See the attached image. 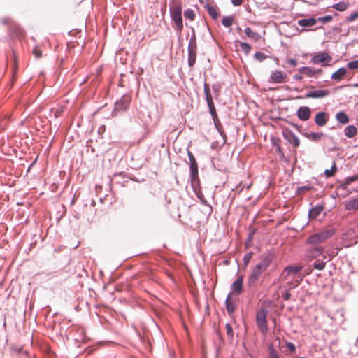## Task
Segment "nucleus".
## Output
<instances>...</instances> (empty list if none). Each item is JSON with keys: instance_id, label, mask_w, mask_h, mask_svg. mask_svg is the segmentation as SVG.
Returning <instances> with one entry per match:
<instances>
[{"instance_id": "1", "label": "nucleus", "mask_w": 358, "mask_h": 358, "mask_svg": "<svg viewBox=\"0 0 358 358\" xmlns=\"http://www.w3.org/2000/svg\"><path fill=\"white\" fill-rule=\"evenodd\" d=\"M274 258V253L271 250H267L260 255L259 262L252 268L251 273L248 276V287H252L255 286L257 280L259 278L262 274L271 266Z\"/></svg>"}, {"instance_id": "2", "label": "nucleus", "mask_w": 358, "mask_h": 358, "mask_svg": "<svg viewBox=\"0 0 358 358\" xmlns=\"http://www.w3.org/2000/svg\"><path fill=\"white\" fill-rule=\"evenodd\" d=\"M170 17L174 23V29L181 33L183 29V21L182 17V7L180 3H174L169 6Z\"/></svg>"}, {"instance_id": "3", "label": "nucleus", "mask_w": 358, "mask_h": 358, "mask_svg": "<svg viewBox=\"0 0 358 358\" xmlns=\"http://www.w3.org/2000/svg\"><path fill=\"white\" fill-rule=\"evenodd\" d=\"M187 52H188V59H187V63L188 66L190 68H192L194 65L196 63V52H197V43L196 40V35L194 29H192V34L191 35L188 48H187Z\"/></svg>"}, {"instance_id": "4", "label": "nucleus", "mask_w": 358, "mask_h": 358, "mask_svg": "<svg viewBox=\"0 0 358 358\" xmlns=\"http://www.w3.org/2000/svg\"><path fill=\"white\" fill-rule=\"evenodd\" d=\"M268 313V310L264 307H261L259 310L257 311L255 322L256 324L259 329L260 331L262 334H266L268 330V324H267V315Z\"/></svg>"}, {"instance_id": "5", "label": "nucleus", "mask_w": 358, "mask_h": 358, "mask_svg": "<svg viewBox=\"0 0 358 358\" xmlns=\"http://www.w3.org/2000/svg\"><path fill=\"white\" fill-rule=\"evenodd\" d=\"M187 155L189 160V178L191 186L198 184L199 182V169L197 162L194 155L187 150Z\"/></svg>"}, {"instance_id": "6", "label": "nucleus", "mask_w": 358, "mask_h": 358, "mask_svg": "<svg viewBox=\"0 0 358 358\" xmlns=\"http://www.w3.org/2000/svg\"><path fill=\"white\" fill-rule=\"evenodd\" d=\"M334 234V230L328 229L324 231L316 233L309 236L306 241V243L310 245H317L320 243L324 241L329 238Z\"/></svg>"}, {"instance_id": "7", "label": "nucleus", "mask_w": 358, "mask_h": 358, "mask_svg": "<svg viewBox=\"0 0 358 358\" xmlns=\"http://www.w3.org/2000/svg\"><path fill=\"white\" fill-rule=\"evenodd\" d=\"M131 97L129 94H124L115 103L114 109L112 112L113 116H116L118 113L127 111L130 106Z\"/></svg>"}, {"instance_id": "8", "label": "nucleus", "mask_w": 358, "mask_h": 358, "mask_svg": "<svg viewBox=\"0 0 358 358\" xmlns=\"http://www.w3.org/2000/svg\"><path fill=\"white\" fill-rule=\"evenodd\" d=\"M331 62V56L324 51L315 53L310 59L311 63L313 64H320L322 66H330Z\"/></svg>"}, {"instance_id": "9", "label": "nucleus", "mask_w": 358, "mask_h": 358, "mask_svg": "<svg viewBox=\"0 0 358 358\" xmlns=\"http://www.w3.org/2000/svg\"><path fill=\"white\" fill-rule=\"evenodd\" d=\"M310 90L308 91L305 95L306 99H323L330 94V91L327 89L315 90L314 85L308 87Z\"/></svg>"}, {"instance_id": "10", "label": "nucleus", "mask_w": 358, "mask_h": 358, "mask_svg": "<svg viewBox=\"0 0 358 358\" xmlns=\"http://www.w3.org/2000/svg\"><path fill=\"white\" fill-rule=\"evenodd\" d=\"M283 137L288 143L292 144L294 148H297L300 145L299 138L290 130L283 132Z\"/></svg>"}, {"instance_id": "11", "label": "nucleus", "mask_w": 358, "mask_h": 358, "mask_svg": "<svg viewBox=\"0 0 358 358\" xmlns=\"http://www.w3.org/2000/svg\"><path fill=\"white\" fill-rule=\"evenodd\" d=\"M287 78V75L282 73L281 71L278 70H274L271 71L270 75L269 82L275 83H285V80Z\"/></svg>"}, {"instance_id": "12", "label": "nucleus", "mask_w": 358, "mask_h": 358, "mask_svg": "<svg viewBox=\"0 0 358 358\" xmlns=\"http://www.w3.org/2000/svg\"><path fill=\"white\" fill-rule=\"evenodd\" d=\"M311 110L308 106H301L296 111L298 118L302 121H307L310 117Z\"/></svg>"}, {"instance_id": "13", "label": "nucleus", "mask_w": 358, "mask_h": 358, "mask_svg": "<svg viewBox=\"0 0 358 358\" xmlns=\"http://www.w3.org/2000/svg\"><path fill=\"white\" fill-rule=\"evenodd\" d=\"M324 248L317 245H312V246L307 251V257L315 259L322 254Z\"/></svg>"}, {"instance_id": "14", "label": "nucleus", "mask_w": 358, "mask_h": 358, "mask_svg": "<svg viewBox=\"0 0 358 358\" xmlns=\"http://www.w3.org/2000/svg\"><path fill=\"white\" fill-rule=\"evenodd\" d=\"M243 279L242 276H239L237 279L232 283L231 286V293L235 294L236 295H239L243 289Z\"/></svg>"}, {"instance_id": "15", "label": "nucleus", "mask_w": 358, "mask_h": 358, "mask_svg": "<svg viewBox=\"0 0 358 358\" xmlns=\"http://www.w3.org/2000/svg\"><path fill=\"white\" fill-rule=\"evenodd\" d=\"M329 115L327 113L321 111L317 113L315 117V122L319 127L324 126L328 121Z\"/></svg>"}, {"instance_id": "16", "label": "nucleus", "mask_w": 358, "mask_h": 358, "mask_svg": "<svg viewBox=\"0 0 358 358\" xmlns=\"http://www.w3.org/2000/svg\"><path fill=\"white\" fill-rule=\"evenodd\" d=\"M231 296L232 293L229 292L225 300L226 309L229 315L234 313L236 308V304L231 300Z\"/></svg>"}, {"instance_id": "17", "label": "nucleus", "mask_w": 358, "mask_h": 358, "mask_svg": "<svg viewBox=\"0 0 358 358\" xmlns=\"http://www.w3.org/2000/svg\"><path fill=\"white\" fill-rule=\"evenodd\" d=\"M348 71L345 67H341L331 74V78L335 81H341L347 75Z\"/></svg>"}, {"instance_id": "18", "label": "nucleus", "mask_w": 358, "mask_h": 358, "mask_svg": "<svg viewBox=\"0 0 358 358\" xmlns=\"http://www.w3.org/2000/svg\"><path fill=\"white\" fill-rule=\"evenodd\" d=\"M317 22V20L315 17L303 18L298 20L297 24L301 27H313Z\"/></svg>"}, {"instance_id": "19", "label": "nucleus", "mask_w": 358, "mask_h": 358, "mask_svg": "<svg viewBox=\"0 0 358 358\" xmlns=\"http://www.w3.org/2000/svg\"><path fill=\"white\" fill-rule=\"evenodd\" d=\"M324 208L321 205H317L316 206L312 208L309 212H308V216L310 219H315L317 216L320 215V214L323 210Z\"/></svg>"}, {"instance_id": "20", "label": "nucleus", "mask_w": 358, "mask_h": 358, "mask_svg": "<svg viewBox=\"0 0 358 358\" xmlns=\"http://www.w3.org/2000/svg\"><path fill=\"white\" fill-rule=\"evenodd\" d=\"M344 134L348 138H353L357 134V129L354 125H348L344 129Z\"/></svg>"}, {"instance_id": "21", "label": "nucleus", "mask_w": 358, "mask_h": 358, "mask_svg": "<svg viewBox=\"0 0 358 358\" xmlns=\"http://www.w3.org/2000/svg\"><path fill=\"white\" fill-rule=\"evenodd\" d=\"M300 73L307 76L308 77H315V68L310 66H302L299 69Z\"/></svg>"}, {"instance_id": "22", "label": "nucleus", "mask_w": 358, "mask_h": 358, "mask_svg": "<svg viewBox=\"0 0 358 358\" xmlns=\"http://www.w3.org/2000/svg\"><path fill=\"white\" fill-rule=\"evenodd\" d=\"M336 120L342 124L348 123L350 119L348 115L343 111H339L336 114Z\"/></svg>"}, {"instance_id": "23", "label": "nucleus", "mask_w": 358, "mask_h": 358, "mask_svg": "<svg viewBox=\"0 0 358 358\" xmlns=\"http://www.w3.org/2000/svg\"><path fill=\"white\" fill-rule=\"evenodd\" d=\"M192 187L195 194L198 197V199H199L203 204H206V201L203 194H202L201 190L200 180L199 179L198 184L194 185V186H192Z\"/></svg>"}, {"instance_id": "24", "label": "nucleus", "mask_w": 358, "mask_h": 358, "mask_svg": "<svg viewBox=\"0 0 358 358\" xmlns=\"http://www.w3.org/2000/svg\"><path fill=\"white\" fill-rule=\"evenodd\" d=\"M345 208L348 210H355L358 209V197L350 200L345 204Z\"/></svg>"}, {"instance_id": "25", "label": "nucleus", "mask_w": 358, "mask_h": 358, "mask_svg": "<svg viewBox=\"0 0 358 358\" xmlns=\"http://www.w3.org/2000/svg\"><path fill=\"white\" fill-rule=\"evenodd\" d=\"M304 136L313 141H319L323 136L324 134L322 132H310V133H305Z\"/></svg>"}, {"instance_id": "26", "label": "nucleus", "mask_w": 358, "mask_h": 358, "mask_svg": "<svg viewBox=\"0 0 358 358\" xmlns=\"http://www.w3.org/2000/svg\"><path fill=\"white\" fill-rule=\"evenodd\" d=\"M205 8L207 10L208 13L210 15V17L213 20H216L218 17L217 8L210 6L209 4H206L205 6Z\"/></svg>"}, {"instance_id": "27", "label": "nucleus", "mask_w": 358, "mask_h": 358, "mask_svg": "<svg viewBox=\"0 0 358 358\" xmlns=\"http://www.w3.org/2000/svg\"><path fill=\"white\" fill-rule=\"evenodd\" d=\"M244 32L248 37L253 39L254 41H258L261 37L258 33L253 31L252 29L248 27L245 28Z\"/></svg>"}, {"instance_id": "28", "label": "nucleus", "mask_w": 358, "mask_h": 358, "mask_svg": "<svg viewBox=\"0 0 358 358\" xmlns=\"http://www.w3.org/2000/svg\"><path fill=\"white\" fill-rule=\"evenodd\" d=\"M301 267L300 266H287L284 271H283V273L285 275H286L287 276H289V275H294V274H296L298 273L300 271H301Z\"/></svg>"}, {"instance_id": "29", "label": "nucleus", "mask_w": 358, "mask_h": 358, "mask_svg": "<svg viewBox=\"0 0 358 358\" xmlns=\"http://www.w3.org/2000/svg\"><path fill=\"white\" fill-rule=\"evenodd\" d=\"M204 94H205V99H206L207 104L213 103V97H212V95L210 93L209 85L207 84L206 83H204Z\"/></svg>"}, {"instance_id": "30", "label": "nucleus", "mask_w": 358, "mask_h": 358, "mask_svg": "<svg viewBox=\"0 0 358 358\" xmlns=\"http://www.w3.org/2000/svg\"><path fill=\"white\" fill-rule=\"evenodd\" d=\"M184 17L186 20L194 21L196 15L194 11L192 9L187 8L184 11Z\"/></svg>"}, {"instance_id": "31", "label": "nucleus", "mask_w": 358, "mask_h": 358, "mask_svg": "<svg viewBox=\"0 0 358 358\" xmlns=\"http://www.w3.org/2000/svg\"><path fill=\"white\" fill-rule=\"evenodd\" d=\"M348 3L344 1H340L338 3H335L332 6V8L338 11H344L348 8Z\"/></svg>"}, {"instance_id": "32", "label": "nucleus", "mask_w": 358, "mask_h": 358, "mask_svg": "<svg viewBox=\"0 0 358 358\" xmlns=\"http://www.w3.org/2000/svg\"><path fill=\"white\" fill-rule=\"evenodd\" d=\"M234 22L233 16H225L222 20V24L225 27H229L232 25Z\"/></svg>"}, {"instance_id": "33", "label": "nucleus", "mask_w": 358, "mask_h": 358, "mask_svg": "<svg viewBox=\"0 0 358 358\" xmlns=\"http://www.w3.org/2000/svg\"><path fill=\"white\" fill-rule=\"evenodd\" d=\"M227 335L229 341L231 342L234 339V331L231 325L229 323H227L225 325Z\"/></svg>"}, {"instance_id": "34", "label": "nucleus", "mask_w": 358, "mask_h": 358, "mask_svg": "<svg viewBox=\"0 0 358 358\" xmlns=\"http://www.w3.org/2000/svg\"><path fill=\"white\" fill-rule=\"evenodd\" d=\"M326 262L323 261L316 260L313 263L312 266L316 270L322 271L324 268Z\"/></svg>"}, {"instance_id": "35", "label": "nucleus", "mask_w": 358, "mask_h": 358, "mask_svg": "<svg viewBox=\"0 0 358 358\" xmlns=\"http://www.w3.org/2000/svg\"><path fill=\"white\" fill-rule=\"evenodd\" d=\"M336 170H337V167H336V163L334 162V164L331 166L330 169H326L324 171V174H325L327 178H330V177H331V176H333L334 175V173H336Z\"/></svg>"}, {"instance_id": "36", "label": "nucleus", "mask_w": 358, "mask_h": 358, "mask_svg": "<svg viewBox=\"0 0 358 358\" xmlns=\"http://www.w3.org/2000/svg\"><path fill=\"white\" fill-rule=\"evenodd\" d=\"M241 50L245 54L248 55L251 50V46L246 42H241L240 43Z\"/></svg>"}, {"instance_id": "37", "label": "nucleus", "mask_w": 358, "mask_h": 358, "mask_svg": "<svg viewBox=\"0 0 358 358\" xmlns=\"http://www.w3.org/2000/svg\"><path fill=\"white\" fill-rule=\"evenodd\" d=\"M358 180V175H353L351 176L346 177L343 185H349L353 182Z\"/></svg>"}, {"instance_id": "38", "label": "nucleus", "mask_w": 358, "mask_h": 358, "mask_svg": "<svg viewBox=\"0 0 358 358\" xmlns=\"http://www.w3.org/2000/svg\"><path fill=\"white\" fill-rule=\"evenodd\" d=\"M254 57L259 62H263L267 58V55L261 52H256L254 55Z\"/></svg>"}, {"instance_id": "39", "label": "nucleus", "mask_w": 358, "mask_h": 358, "mask_svg": "<svg viewBox=\"0 0 358 358\" xmlns=\"http://www.w3.org/2000/svg\"><path fill=\"white\" fill-rule=\"evenodd\" d=\"M268 351L271 358H275L278 356L277 351L274 348L273 344H270L268 347Z\"/></svg>"}, {"instance_id": "40", "label": "nucleus", "mask_w": 358, "mask_h": 358, "mask_svg": "<svg viewBox=\"0 0 358 358\" xmlns=\"http://www.w3.org/2000/svg\"><path fill=\"white\" fill-rule=\"evenodd\" d=\"M347 67L351 70L358 69V60H353L347 64Z\"/></svg>"}, {"instance_id": "41", "label": "nucleus", "mask_w": 358, "mask_h": 358, "mask_svg": "<svg viewBox=\"0 0 358 358\" xmlns=\"http://www.w3.org/2000/svg\"><path fill=\"white\" fill-rule=\"evenodd\" d=\"M313 188L310 185H304V186H300L297 188V193L301 194L305 192H308L310 190Z\"/></svg>"}, {"instance_id": "42", "label": "nucleus", "mask_w": 358, "mask_h": 358, "mask_svg": "<svg viewBox=\"0 0 358 358\" xmlns=\"http://www.w3.org/2000/svg\"><path fill=\"white\" fill-rule=\"evenodd\" d=\"M332 19H333V17L331 15H325L324 17H318L317 20L322 23H327V22L331 21Z\"/></svg>"}, {"instance_id": "43", "label": "nucleus", "mask_w": 358, "mask_h": 358, "mask_svg": "<svg viewBox=\"0 0 358 358\" xmlns=\"http://www.w3.org/2000/svg\"><path fill=\"white\" fill-rule=\"evenodd\" d=\"M33 54L34 55L35 57L37 59L41 58L42 56V52L37 48H35L33 50Z\"/></svg>"}, {"instance_id": "44", "label": "nucleus", "mask_w": 358, "mask_h": 358, "mask_svg": "<svg viewBox=\"0 0 358 358\" xmlns=\"http://www.w3.org/2000/svg\"><path fill=\"white\" fill-rule=\"evenodd\" d=\"M252 252H249V253H247L245 255V256L243 257V262L245 264H247L250 262V260L252 258Z\"/></svg>"}, {"instance_id": "45", "label": "nucleus", "mask_w": 358, "mask_h": 358, "mask_svg": "<svg viewBox=\"0 0 358 358\" xmlns=\"http://www.w3.org/2000/svg\"><path fill=\"white\" fill-rule=\"evenodd\" d=\"M286 346L291 352H294L296 350L295 345L291 342H287Z\"/></svg>"}, {"instance_id": "46", "label": "nucleus", "mask_w": 358, "mask_h": 358, "mask_svg": "<svg viewBox=\"0 0 358 358\" xmlns=\"http://www.w3.org/2000/svg\"><path fill=\"white\" fill-rule=\"evenodd\" d=\"M207 105H208V109H209L210 114L215 113L216 112L214 103H210L207 104Z\"/></svg>"}, {"instance_id": "47", "label": "nucleus", "mask_w": 358, "mask_h": 358, "mask_svg": "<svg viewBox=\"0 0 358 358\" xmlns=\"http://www.w3.org/2000/svg\"><path fill=\"white\" fill-rule=\"evenodd\" d=\"M287 64L290 66H295L297 64V61L295 59L290 58L287 60Z\"/></svg>"}, {"instance_id": "48", "label": "nucleus", "mask_w": 358, "mask_h": 358, "mask_svg": "<svg viewBox=\"0 0 358 358\" xmlns=\"http://www.w3.org/2000/svg\"><path fill=\"white\" fill-rule=\"evenodd\" d=\"M357 18H358V12H355L348 17V20L353 21Z\"/></svg>"}, {"instance_id": "49", "label": "nucleus", "mask_w": 358, "mask_h": 358, "mask_svg": "<svg viewBox=\"0 0 358 358\" xmlns=\"http://www.w3.org/2000/svg\"><path fill=\"white\" fill-rule=\"evenodd\" d=\"M231 3L235 6H241L243 3V0H231Z\"/></svg>"}, {"instance_id": "50", "label": "nucleus", "mask_w": 358, "mask_h": 358, "mask_svg": "<svg viewBox=\"0 0 358 358\" xmlns=\"http://www.w3.org/2000/svg\"><path fill=\"white\" fill-rule=\"evenodd\" d=\"M291 296V294L289 291H286L285 294H282V298L284 300H289Z\"/></svg>"}, {"instance_id": "51", "label": "nucleus", "mask_w": 358, "mask_h": 358, "mask_svg": "<svg viewBox=\"0 0 358 358\" xmlns=\"http://www.w3.org/2000/svg\"><path fill=\"white\" fill-rule=\"evenodd\" d=\"M62 113V109H57L54 114V116L55 118H58L61 116Z\"/></svg>"}, {"instance_id": "52", "label": "nucleus", "mask_w": 358, "mask_h": 358, "mask_svg": "<svg viewBox=\"0 0 358 358\" xmlns=\"http://www.w3.org/2000/svg\"><path fill=\"white\" fill-rule=\"evenodd\" d=\"M210 115H211L212 119L213 120L214 123H216V122H217L219 123V120H218V117L217 115V113L215 112V113H212Z\"/></svg>"}, {"instance_id": "53", "label": "nucleus", "mask_w": 358, "mask_h": 358, "mask_svg": "<svg viewBox=\"0 0 358 358\" xmlns=\"http://www.w3.org/2000/svg\"><path fill=\"white\" fill-rule=\"evenodd\" d=\"M293 78L296 80H300L303 78V76H301V73L295 74L294 75Z\"/></svg>"}, {"instance_id": "54", "label": "nucleus", "mask_w": 358, "mask_h": 358, "mask_svg": "<svg viewBox=\"0 0 358 358\" xmlns=\"http://www.w3.org/2000/svg\"><path fill=\"white\" fill-rule=\"evenodd\" d=\"M315 77L317 76V75H320V74H322L323 73V71L322 69H315Z\"/></svg>"}, {"instance_id": "55", "label": "nucleus", "mask_w": 358, "mask_h": 358, "mask_svg": "<svg viewBox=\"0 0 358 358\" xmlns=\"http://www.w3.org/2000/svg\"><path fill=\"white\" fill-rule=\"evenodd\" d=\"M215 125L216 128L217 129V130L219 131V132H220V127H221L220 122H219V123H218L217 122H216V123H215Z\"/></svg>"}, {"instance_id": "56", "label": "nucleus", "mask_w": 358, "mask_h": 358, "mask_svg": "<svg viewBox=\"0 0 358 358\" xmlns=\"http://www.w3.org/2000/svg\"><path fill=\"white\" fill-rule=\"evenodd\" d=\"M277 150H278L279 152H280L281 154H282V150H281V149H280V145H277Z\"/></svg>"}, {"instance_id": "57", "label": "nucleus", "mask_w": 358, "mask_h": 358, "mask_svg": "<svg viewBox=\"0 0 358 358\" xmlns=\"http://www.w3.org/2000/svg\"><path fill=\"white\" fill-rule=\"evenodd\" d=\"M213 90H214L215 92H217V88H215V85L213 87Z\"/></svg>"}, {"instance_id": "58", "label": "nucleus", "mask_w": 358, "mask_h": 358, "mask_svg": "<svg viewBox=\"0 0 358 358\" xmlns=\"http://www.w3.org/2000/svg\"><path fill=\"white\" fill-rule=\"evenodd\" d=\"M299 358H306V357H299Z\"/></svg>"}]
</instances>
